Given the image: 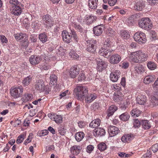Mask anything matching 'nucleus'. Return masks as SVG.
I'll return each instance as SVG.
<instances>
[{
    "label": "nucleus",
    "instance_id": "obj_53",
    "mask_svg": "<svg viewBox=\"0 0 158 158\" xmlns=\"http://www.w3.org/2000/svg\"><path fill=\"white\" fill-rule=\"evenodd\" d=\"M134 126L135 127H139L140 126V124H142V123L140 122L139 120H138L137 119H134Z\"/></svg>",
    "mask_w": 158,
    "mask_h": 158
},
{
    "label": "nucleus",
    "instance_id": "obj_45",
    "mask_svg": "<svg viewBox=\"0 0 158 158\" xmlns=\"http://www.w3.org/2000/svg\"><path fill=\"white\" fill-rule=\"evenodd\" d=\"M87 77L83 73H81L78 77V80L79 81H84L87 80Z\"/></svg>",
    "mask_w": 158,
    "mask_h": 158
},
{
    "label": "nucleus",
    "instance_id": "obj_37",
    "mask_svg": "<svg viewBox=\"0 0 158 158\" xmlns=\"http://www.w3.org/2000/svg\"><path fill=\"white\" fill-rule=\"evenodd\" d=\"M141 111L137 108L133 109L131 111V114L134 117H138L141 113Z\"/></svg>",
    "mask_w": 158,
    "mask_h": 158
},
{
    "label": "nucleus",
    "instance_id": "obj_6",
    "mask_svg": "<svg viewBox=\"0 0 158 158\" xmlns=\"http://www.w3.org/2000/svg\"><path fill=\"white\" fill-rule=\"evenodd\" d=\"M44 81L42 80H39L37 81L35 85V89L41 92L44 91H47L48 86L45 85L44 84Z\"/></svg>",
    "mask_w": 158,
    "mask_h": 158
},
{
    "label": "nucleus",
    "instance_id": "obj_21",
    "mask_svg": "<svg viewBox=\"0 0 158 158\" xmlns=\"http://www.w3.org/2000/svg\"><path fill=\"white\" fill-rule=\"evenodd\" d=\"M105 131L103 129L101 128H98L94 130V135L96 137L101 136L104 135Z\"/></svg>",
    "mask_w": 158,
    "mask_h": 158
},
{
    "label": "nucleus",
    "instance_id": "obj_49",
    "mask_svg": "<svg viewBox=\"0 0 158 158\" xmlns=\"http://www.w3.org/2000/svg\"><path fill=\"white\" fill-rule=\"evenodd\" d=\"M121 35L122 38L124 39H127L129 38L130 37V35L126 31L122 32L121 33Z\"/></svg>",
    "mask_w": 158,
    "mask_h": 158
},
{
    "label": "nucleus",
    "instance_id": "obj_7",
    "mask_svg": "<svg viewBox=\"0 0 158 158\" xmlns=\"http://www.w3.org/2000/svg\"><path fill=\"white\" fill-rule=\"evenodd\" d=\"M79 66L80 65H75L71 68L69 71V75L71 78H75L79 74L80 70Z\"/></svg>",
    "mask_w": 158,
    "mask_h": 158
},
{
    "label": "nucleus",
    "instance_id": "obj_29",
    "mask_svg": "<svg viewBox=\"0 0 158 158\" xmlns=\"http://www.w3.org/2000/svg\"><path fill=\"white\" fill-rule=\"evenodd\" d=\"M85 97V100L86 102L87 103H90L96 99L97 96L96 94H87Z\"/></svg>",
    "mask_w": 158,
    "mask_h": 158
},
{
    "label": "nucleus",
    "instance_id": "obj_41",
    "mask_svg": "<svg viewBox=\"0 0 158 158\" xmlns=\"http://www.w3.org/2000/svg\"><path fill=\"white\" fill-rule=\"evenodd\" d=\"M69 55L71 58L74 59H78L79 56L73 50H71L69 53Z\"/></svg>",
    "mask_w": 158,
    "mask_h": 158
},
{
    "label": "nucleus",
    "instance_id": "obj_10",
    "mask_svg": "<svg viewBox=\"0 0 158 158\" xmlns=\"http://www.w3.org/2000/svg\"><path fill=\"white\" fill-rule=\"evenodd\" d=\"M136 101L137 103L140 105H145L148 104V102L147 103L146 97L143 95H138L136 97Z\"/></svg>",
    "mask_w": 158,
    "mask_h": 158
},
{
    "label": "nucleus",
    "instance_id": "obj_2",
    "mask_svg": "<svg viewBox=\"0 0 158 158\" xmlns=\"http://www.w3.org/2000/svg\"><path fill=\"white\" fill-rule=\"evenodd\" d=\"M139 27L143 29L148 30L152 28V24L149 18H142L139 22Z\"/></svg>",
    "mask_w": 158,
    "mask_h": 158
},
{
    "label": "nucleus",
    "instance_id": "obj_42",
    "mask_svg": "<svg viewBox=\"0 0 158 158\" xmlns=\"http://www.w3.org/2000/svg\"><path fill=\"white\" fill-rule=\"evenodd\" d=\"M135 69L138 73H141L144 71V69L143 67L139 64H138L135 67Z\"/></svg>",
    "mask_w": 158,
    "mask_h": 158
},
{
    "label": "nucleus",
    "instance_id": "obj_56",
    "mask_svg": "<svg viewBox=\"0 0 158 158\" xmlns=\"http://www.w3.org/2000/svg\"><path fill=\"white\" fill-rule=\"evenodd\" d=\"M0 39L2 43H7L8 42V40L7 38L3 35H0Z\"/></svg>",
    "mask_w": 158,
    "mask_h": 158
},
{
    "label": "nucleus",
    "instance_id": "obj_5",
    "mask_svg": "<svg viewBox=\"0 0 158 158\" xmlns=\"http://www.w3.org/2000/svg\"><path fill=\"white\" fill-rule=\"evenodd\" d=\"M23 89L21 86L11 89L10 90L11 95L15 98L20 97L23 94Z\"/></svg>",
    "mask_w": 158,
    "mask_h": 158
},
{
    "label": "nucleus",
    "instance_id": "obj_32",
    "mask_svg": "<svg viewBox=\"0 0 158 158\" xmlns=\"http://www.w3.org/2000/svg\"><path fill=\"white\" fill-rule=\"evenodd\" d=\"M112 44L113 43L111 41L110 39L106 38L104 42L103 47L109 49L110 48L113 46Z\"/></svg>",
    "mask_w": 158,
    "mask_h": 158
},
{
    "label": "nucleus",
    "instance_id": "obj_38",
    "mask_svg": "<svg viewBox=\"0 0 158 158\" xmlns=\"http://www.w3.org/2000/svg\"><path fill=\"white\" fill-rule=\"evenodd\" d=\"M148 67L150 70H154L157 68V64L152 61L148 62L147 64Z\"/></svg>",
    "mask_w": 158,
    "mask_h": 158
},
{
    "label": "nucleus",
    "instance_id": "obj_4",
    "mask_svg": "<svg viewBox=\"0 0 158 158\" xmlns=\"http://www.w3.org/2000/svg\"><path fill=\"white\" fill-rule=\"evenodd\" d=\"M86 50L88 52L94 53L96 49L97 42L96 40L92 39L86 41Z\"/></svg>",
    "mask_w": 158,
    "mask_h": 158
},
{
    "label": "nucleus",
    "instance_id": "obj_31",
    "mask_svg": "<svg viewBox=\"0 0 158 158\" xmlns=\"http://www.w3.org/2000/svg\"><path fill=\"white\" fill-rule=\"evenodd\" d=\"M32 95L29 94H25L23 96L21 100L24 102L26 103L27 102L31 100L32 98Z\"/></svg>",
    "mask_w": 158,
    "mask_h": 158
},
{
    "label": "nucleus",
    "instance_id": "obj_22",
    "mask_svg": "<svg viewBox=\"0 0 158 158\" xmlns=\"http://www.w3.org/2000/svg\"><path fill=\"white\" fill-rule=\"evenodd\" d=\"M129 57L130 60L131 61L135 63H139L138 51L133 52L130 54Z\"/></svg>",
    "mask_w": 158,
    "mask_h": 158
},
{
    "label": "nucleus",
    "instance_id": "obj_59",
    "mask_svg": "<svg viewBox=\"0 0 158 158\" xmlns=\"http://www.w3.org/2000/svg\"><path fill=\"white\" fill-rule=\"evenodd\" d=\"M152 150L154 152H156L158 150V144L156 143L151 147Z\"/></svg>",
    "mask_w": 158,
    "mask_h": 158
},
{
    "label": "nucleus",
    "instance_id": "obj_30",
    "mask_svg": "<svg viewBox=\"0 0 158 158\" xmlns=\"http://www.w3.org/2000/svg\"><path fill=\"white\" fill-rule=\"evenodd\" d=\"M50 81L49 84L52 85H55L56 86L57 85V76L55 74H52L50 75Z\"/></svg>",
    "mask_w": 158,
    "mask_h": 158
},
{
    "label": "nucleus",
    "instance_id": "obj_54",
    "mask_svg": "<svg viewBox=\"0 0 158 158\" xmlns=\"http://www.w3.org/2000/svg\"><path fill=\"white\" fill-rule=\"evenodd\" d=\"M24 135H20L18 138L16 140V143H21L24 139Z\"/></svg>",
    "mask_w": 158,
    "mask_h": 158
},
{
    "label": "nucleus",
    "instance_id": "obj_3",
    "mask_svg": "<svg viewBox=\"0 0 158 158\" xmlns=\"http://www.w3.org/2000/svg\"><path fill=\"white\" fill-rule=\"evenodd\" d=\"M133 37L135 41L140 44H144L147 41L145 34L141 32L135 33Z\"/></svg>",
    "mask_w": 158,
    "mask_h": 158
},
{
    "label": "nucleus",
    "instance_id": "obj_26",
    "mask_svg": "<svg viewBox=\"0 0 158 158\" xmlns=\"http://www.w3.org/2000/svg\"><path fill=\"white\" fill-rule=\"evenodd\" d=\"M101 121L99 119L97 118L92 121L89 124V127L95 128L99 127Z\"/></svg>",
    "mask_w": 158,
    "mask_h": 158
},
{
    "label": "nucleus",
    "instance_id": "obj_1",
    "mask_svg": "<svg viewBox=\"0 0 158 158\" xmlns=\"http://www.w3.org/2000/svg\"><path fill=\"white\" fill-rule=\"evenodd\" d=\"M88 89L83 86H77L73 90V94L77 97L78 100H82L88 94Z\"/></svg>",
    "mask_w": 158,
    "mask_h": 158
},
{
    "label": "nucleus",
    "instance_id": "obj_39",
    "mask_svg": "<svg viewBox=\"0 0 158 158\" xmlns=\"http://www.w3.org/2000/svg\"><path fill=\"white\" fill-rule=\"evenodd\" d=\"M73 27L76 30L79 31L81 33H82L84 30L81 26L77 24L76 23H73Z\"/></svg>",
    "mask_w": 158,
    "mask_h": 158
},
{
    "label": "nucleus",
    "instance_id": "obj_36",
    "mask_svg": "<svg viewBox=\"0 0 158 158\" xmlns=\"http://www.w3.org/2000/svg\"><path fill=\"white\" fill-rule=\"evenodd\" d=\"M39 38L43 43H45L48 39L47 35L44 32L40 34L39 35Z\"/></svg>",
    "mask_w": 158,
    "mask_h": 158
},
{
    "label": "nucleus",
    "instance_id": "obj_12",
    "mask_svg": "<svg viewBox=\"0 0 158 158\" xmlns=\"http://www.w3.org/2000/svg\"><path fill=\"white\" fill-rule=\"evenodd\" d=\"M108 131L110 137H113L118 134L119 132L118 128L115 126H110L108 128Z\"/></svg>",
    "mask_w": 158,
    "mask_h": 158
},
{
    "label": "nucleus",
    "instance_id": "obj_52",
    "mask_svg": "<svg viewBox=\"0 0 158 158\" xmlns=\"http://www.w3.org/2000/svg\"><path fill=\"white\" fill-rule=\"evenodd\" d=\"M134 22V19L133 16H131L127 20V22L129 25H132Z\"/></svg>",
    "mask_w": 158,
    "mask_h": 158
},
{
    "label": "nucleus",
    "instance_id": "obj_23",
    "mask_svg": "<svg viewBox=\"0 0 158 158\" xmlns=\"http://www.w3.org/2000/svg\"><path fill=\"white\" fill-rule=\"evenodd\" d=\"M158 105V95H155L152 97L150 100L149 105L147 106H150L152 107L156 106Z\"/></svg>",
    "mask_w": 158,
    "mask_h": 158
},
{
    "label": "nucleus",
    "instance_id": "obj_51",
    "mask_svg": "<svg viewBox=\"0 0 158 158\" xmlns=\"http://www.w3.org/2000/svg\"><path fill=\"white\" fill-rule=\"evenodd\" d=\"M150 35L152 40H155L157 39L156 33L154 31L152 30L150 31Z\"/></svg>",
    "mask_w": 158,
    "mask_h": 158
},
{
    "label": "nucleus",
    "instance_id": "obj_16",
    "mask_svg": "<svg viewBox=\"0 0 158 158\" xmlns=\"http://www.w3.org/2000/svg\"><path fill=\"white\" fill-rule=\"evenodd\" d=\"M43 19L44 24L46 27H48L49 28L51 27L52 26L53 22L52 21L50 16L49 15H46L44 16Z\"/></svg>",
    "mask_w": 158,
    "mask_h": 158
},
{
    "label": "nucleus",
    "instance_id": "obj_57",
    "mask_svg": "<svg viewBox=\"0 0 158 158\" xmlns=\"http://www.w3.org/2000/svg\"><path fill=\"white\" fill-rule=\"evenodd\" d=\"M58 132L61 135H64L65 133L64 127H59L58 128Z\"/></svg>",
    "mask_w": 158,
    "mask_h": 158
},
{
    "label": "nucleus",
    "instance_id": "obj_60",
    "mask_svg": "<svg viewBox=\"0 0 158 158\" xmlns=\"http://www.w3.org/2000/svg\"><path fill=\"white\" fill-rule=\"evenodd\" d=\"M108 3L110 6H114L117 2V0H108Z\"/></svg>",
    "mask_w": 158,
    "mask_h": 158
},
{
    "label": "nucleus",
    "instance_id": "obj_18",
    "mask_svg": "<svg viewBox=\"0 0 158 158\" xmlns=\"http://www.w3.org/2000/svg\"><path fill=\"white\" fill-rule=\"evenodd\" d=\"M145 2L142 0L139 1L135 3L134 9L137 11H141L145 7Z\"/></svg>",
    "mask_w": 158,
    "mask_h": 158
},
{
    "label": "nucleus",
    "instance_id": "obj_63",
    "mask_svg": "<svg viewBox=\"0 0 158 158\" xmlns=\"http://www.w3.org/2000/svg\"><path fill=\"white\" fill-rule=\"evenodd\" d=\"M94 147L91 145H89L87 147V151L88 152L90 153L94 149Z\"/></svg>",
    "mask_w": 158,
    "mask_h": 158
},
{
    "label": "nucleus",
    "instance_id": "obj_19",
    "mask_svg": "<svg viewBox=\"0 0 158 158\" xmlns=\"http://www.w3.org/2000/svg\"><path fill=\"white\" fill-rule=\"evenodd\" d=\"M48 116L57 123H60L62 122V117L61 115L55 114L53 115L48 114Z\"/></svg>",
    "mask_w": 158,
    "mask_h": 158
},
{
    "label": "nucleus",
    "instance_id": "obj_15",
    "mask_svg": "<svg viewBox=\"0 0 158 158\" xmlns=\"http://www.w3.org/2000/svg\"><path fill=\"white\" fill-rule=\"evenodd\" d=\"M62 36L64 41L67 43H69L70 42L72 38L71 33L69 34L66 30H64L62 32Z\"/></svg>",
    "mask_w": 158,
    "mask_h": 158
},
{
    "label": "nucleus",
    "instance_id": "obj_46",
    "mask_svg": "<svg viewBox=\"0 0 158 158\" xmlns=\"http://www.w3.org/2000/svg\"><path fill=\"white\" fill-rule=\"evenodd\" d=\"M106 144L104 143H99L98 145V148L101 151H103L106 149Z\"/></svg>",
    "mask_w": 158,
    "mask_h": 158
},
{
    "label": "nucleus",
    "instance_id": "obj_55",
    "mask_svg": "<svg viewBox=\"0 0 158 158\" xmlns=\"http://www.w3.org/2000/svg\"><path fill=\"white\" fill-rule=\"evenodd\" d=\"M48 132L47 130H44L41 131L39 133V135L40 136H42L46 135L48 134Z\"/></svg>",
    "mask_w": 158,
    "mask_h": 158
},
{
    "label": "nucleus",
    "instance_id": "obj_17",
    "mask_svg": "<svg viewBox=\"0 0 158 158\" xmlns=\"http://www.w3.org/2000/svg\"><path fill=\"white\" fill-rule=\"evenodd\" d=\"M20 6H12L10 9V10H11V13L15 15L18 16L22 12V9L20 7Z\"/></svg>",
    "mask_w": 158,
    "mask_h": 158
},
{
    "label": "nucleus",
    "instance_id": "obj_34",
    "mask_svg": "<svg viewBox=\"0 0 158 158\" xmlns=\"http://www.w3.org/2000/svg\"><path fill=\"white\" fill-rule=\"evenodd\" d=\"M84 134L83 132H79L77 133L75 135L76 140L78 142L81 141L84 137Z\"/></svg>",
    "mask_w": 158,
    "mask_h": 158
},
{
    "label": "nucleus",
    "instance_id": "obj_14",
    "mask_svg": "<svg viewBox=\"0 0 158 158\" xmlns=\"http://www.w3.org/2000/svg\"><path fill=\"white\" fill-rule=\"evenodd\" d=\"M104 30V27L102 25L95 26L93 28L94 33L97 36H99L102 33Z\"/></svg>",
    "mask_w": 158,
    "mask_h": 158
},
{
    "label": "nucleus",
    "instance_id": "obj_64",
    "mask_svg": "<svg viewBox=\"0 0 158 158\" xmlns=\"http://www.w3.org/2000/svg\"><path fill=\"white\" fill-rule=\"evenodd\" d=\"M149 3L151 6H153L157 4L158 2V0H148Z\"/></svg>",
    "mask_w": 158,
    "mask_h": 158
},
{
    "label": "nucleus",
    "instance_id": "obj_47",
    "mask_svg": "<svg viewBox=\"0 0 158 158\" xmlns=\"http://www.w3.org/2000/svg\"><path fill=\"white\" fill-rule=\"evenodd\" d=\"M21 36L20 41L21 42H27L28 36L26 34L20 33Z\"/></svg>",
    "mask_w": 158,
    "mask_h": 158
},
{
    "label": "nucleus",
    "instance_id": "obj_24",
    "mask_svg": "<svg viewBox=\"0 0 158 158\" xmlns=\"http://www.w3.org/2000/svg\"><path fill=\"white\" fill-rule=\"evenodd\" d=\"M117 109V107L115 105H112L110 106L109 107L107 112V116L110 117L113 115Z\"/></svg>",
    "mask_w": 158,
    "mask_h": 158
},
{
    "label": "nucleus",
    "instance_id": "obj_20",
    "mask_svg": "<svg viewBox=\"0 0 158 158\" xmlns=\"http://www.w3.org/2000/svg\"><path fill=\"white\" fill-rule=\"evenodd\" d=\"M97 70L98 71H102L106 67L105 61L101 59H98L97 60Z\"/></svg>",
    "mask_w": 158,
    "mask_h": 158
},
{
    "label": "nucleus",
    "instance_id": "obj_58",
    "mask_svg": "<svg viewBox=\"0 0 158 158\" xmlns=\"http://www.w3.org/2000/svg\"><path fill=\"white\" fill-rule=\"evenodd\" d=\"M107 32L108 34H110V35H114L115 33L114 31L110 27H109L108 28L107 31Z\"/></svg>",
    "mask_w": 158,
    "mask_h": 158
},
{
    "label": "nucleus",
    "instance_id": "obj_43",
    "mask_svg": "<svg viewBox=\"0 0 158 158\" xmlns=\"http://www.w3.org/2000/svg\"><path fill=\"white\" fill-rule=\"evenodd\" d=\"M31 78L30 76H28L25 78L23 81L22 83L24 86H27L29 84Z\"/></svg>",
    "mask_w": 158,
    "mask_h": 158
},
{
    "label": "nucleus",
    "instance_id": "obj_8",
    "mask_svg": "<svg viewBox=\"0 0 158 158\" xmlns=\"http://www.w3.org/2000/svg\"><path fill=\"white\" fill-rule=\"evenodd\" d=\"M114 51L113 49H110L108 48H102L99 50V54L101 56H104V57L107 58L110 57L111 53Z\"/></svg>",
    "mask_w": 158,
    "mask_h": 158
},
{
    "label": "nucleus",
    "instance_id": "obj_9",
    "mask_svg": "<svg viewBox=\"0 0 158 158\" xmlns=\"http://www.w3.org/2000/svg\"><path fill=\"white\" fill-rule=\"evenodd\" d=\"M121 60V56L117 53L112 55L109 59V62L112 64H114L118 63Z\"/></svg>",
    "mask_w": 158,
    "mask_h": 158
},
{
    "label": "nucleus",
    "instance_id": "obj_62",
    "mask_svg": "<svg viewBox=\"0 0 158 158\" xmlns=\"http://www.w3.org/2000/svg\"><path fill=\"white\" fill-rule=\"evenodd\" d=\"M151 155V152L150 150H148L146 153L143 155L142 158H149V157Z\"/></svg>",
    "mask_w": 158,
    "mask_h": 158
},
{
    "label": "nucleus",
    "instance_id": "obj_25",
    "mask_svg": "<svg viewBox=\"0 0 158 158\" xmlns=\"http://www.w3.org/2000/svg\"><path fill=\"white\" fill-rule=\"evenodd\" d=\"M98 0H89L88 6L91 9H96L97 7Z\"/></svg>",
    "mask_w": 158,
    "mask_h": 158
},
{
    "label": "nucleus",
    "instance_id": "obj_13",
    "mask_svg": "<svg viewBox=\"0 0 158 158\" xmlns=\"http://www.w3.org/2000/svg\"><path fill=\"white\" fill-rule=\"evenodd\" d=\"M139 62H143L147 60L148 56L147 53L141 51H138Z\"/></svg>",
    "mask_w": 158,
    "mask_h": 158
},
{
    "label": "nucleus",
    "instance_id": "obj_44",
    "mask_svg": "<svg viewBox=\"0 0 158 158\" xmlns=\"http://www.w3.org/2000/svg\"><path fill=\"white\" fill-rule=\"evenodd\" d=\"M110 80L113 82H115L117 81L118 79V77L116 73H111L110 76Z\"/></svg>",
    "mask_w": 158,
    "mask_h": 158
},
{
    "label": "nucleus",
    "instance_id": "obj_48",
    "mask_svg": "<svg viewBox=\"0 0 158 158\" xmlns=\"http://www.w3.org/2000/svg\"><path fill=\"white\" fill-rule=\"evenodd\" d=\"M9 2L11 4V7L14 6H17L21 5V3L19 2L18 0H9Z\"/></svg>",
    "mask_w": 158,
    "mask_h": 158
},
{
    "label": "nucleus",
    "instance_id": "obj_50",
    "mask_svg": "<svg viewBox=\"0 0 158 158\" xmlns=\"http://www.w3.org/2000/svg\"><path fill=\"white\" fill-rule=\"evenodd\" d=\"M71 33L72 34L73 38L76 41V42H78V38L76 32L73 30H71Z\"/></svg>",
    "mask_w": 158,
    "mask_h": 158
},
{
    "label": "nucleus",
    "instance_id": "obj_35",
    "mask_svg": "<svg viewBox=\"0 0 158 158\" xmlns=\"http://www.w3.org/2000/svg\"><path fill=\"white\" fill-rule=\"evenodd\" d=\"M133 138V136L129 135L123 136L122 138V141L123 142H129Z\"/></svg>",
    "mask_w": 158,
    "mask_h": 158
},
{
    "label": "nucleus",
    "instance_id": "obj_11",
    "mask_svg": "<svg viewBox=\"0 0 158 158\" xmlns=\"http://www.w3.org/2000/svg\"><path fill=\"white\" fill-rule=\"evenodd\" d=\"M41 58L40 56L35 55L31 56L29 58V61L30 63L33 65H36L39 64L41 60Z\"/></svg>",
    "mask_w": 158,
    "mask_h": 158
},
{
    "label": "nucleus",
    "instance_id": "obj_33",
    "mask_svg": "<svg viewBox=\"0 0 158 158\" xmlns=\"http://www.w3.org/2000/svg\"><path fill=\"white\" fill-rule=\"evenodd\" d=\"M130 116L127 112H124L119 116V118L121 120L123 121H127L129 118Z\"/></svg>",
    "mask_w": 158,
    "mask_h": 158
},
{
    "label": "nucleus",
    "instance_id": "obj_61",
    "mask_svg": "<svg viewBox=\"0 0 158 158\" xmlns=\"http://www.w3.org/2000/svg\"><path fill=\"white\" fill-rule=\"evenodd\" d=\"M92 106L93 109L95 110L99 108V104L98 103H94L93 104Z\"/></svg>",
    "mask_w": 158,
    "mask_h": 158
},
{
    "label": "nucleus",
    "instance_id": "obj_40",
    "mask_svg": "<svg viewBox=\"0 0 158 158\" xmlns=\"http://www.w3.org/2000/svg\"><path fill=\"white\" fill-rule=\"evenodd\" d=\"M142 127L145 129H148L151 127V125L148 120H142Z\"/></svg>",
    "mask_w": 158,
    "mask_h": 158
},
{
    "label": "nucleus",
    "instance_id": "obj_28",
    "mask_svg": "<svg viewBox=\"0 0 158 158\" xmlns=\"http://www.w3.org/2000/svg\"><path fill=\"white\" fill-rule=\"evenodd\" d=\"M71 151L73 155H77L80 152V147L77 145L73 146L71 148Z\"/></svg>",
    "mask_w": 158,
    "mask_h": 158
},
{
    "label": "nucleus",
    "instance_id": "obj_27",
    "mask_svg": "<svg viewBox=\"0 0 158 158\" xmlns=\"http://www.w3.org/2000/svg\"><path fill=\"white\" fill-rule=\"evenodd\" d=\"M153 75H149L146 76L143 79L144 82L146 84H149L153 81L155 79Z\"/></svg>",
    "mask_w": 158,
    "mask_h": 158
}]
</instances>
